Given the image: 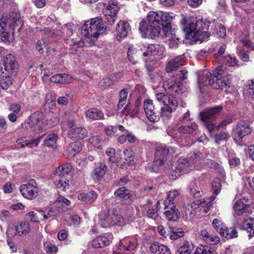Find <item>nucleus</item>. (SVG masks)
Wrapping results in <instances>:
<instances>
[{"instance_id":"22","label":"nucleus","mask_w":254,"mask_h":254,"mask_svg":"<svg viewBox=\"0 0 254 254\" xmlns=\"http://www.w3.org/2000/svg\"><path fill=\"white\" fill-rule=\"evenodd\" d=\"M185 64L184 55H180L170 60L166 66L167 72H171L177 70L179 68Z\"/></svg>"},{"instance_id":"63","label":"nucleus","mask_w":254,"mask_h":254,"mask_svg":"<svg viewBox=\"0 0 254 254\" xmlns=\"http://www.w3.org/2000/svg\"><path fill=\"white\" fill-rule=\"evenodd\" d=\"M229 136L228 132L224 131H221L219 134L215 135V141L218 142L221 140H226Z\"/></svg>"},{"instance_id":"32","label":"nucleus","mask_w":254,"mask_h":254,"mask_svg":"<svg viewBox=\"0 0 254 254\" xmlns=\"http://www.w3.org/2000/svg\"><path fill=\"white\" fill-rule=\"evenodd\" d=\"M50 80L56 83L66 84L71 82L73 77L67 74H57L52 76Z\"/></svg>"},{"instance_id":"34","label":"nucleus","mask_w":254,"mask_h":254,"mask_svg":"<svg viewBox=\"0 0 254 254\" xmlns=\"http://www.w3.org/2000/svg\"><path fill=\"white\" fill-rule=\"evenodd\" d=\"M200 235L203 240L208 244L215 245L220 242L219 237L210 235L206 230L201 231Z\"/></svg>"},{"instance_id":"8","label":"nucleus","mask_w":254,"mask_h":254,"mask_svg":"<svg viewBox=\"0 0 254 254\" xmlns=\"http://www.w3.org/2000/svg\"><path fill=\"white\" fill-rule=\"evenodd\" d=\"M21 127L25 130H29L36 133L41 132L45 129L43 113L36 112L31 114L25 122L21 124Z\"/></svg>"},{"instance_id":"29","label":"nucleus","mask_w":254,"mask_h":254,"mask_svg":"<svg viewBox=\"0 0 254 254\" xmlns=\"http://www.w3.org/2000/svg\"><path fill=\"white\" fill-rule=\"evenodd\" d=\"M85 117L92 121L104 119V113L97 108H91L85 112Z\"/></svg>"},{"instance_id":"40","label":"nucleus","mask_w":254,"mask_h":254,"mask_svg":"<svg viewBox=\"0 0 254 254\" xmlns=\"http://www.w3.org/2000/svg\"><path fill=\"white\" fill-rule=\"evenodd\" d=\"M57 135L55 133L47 135L44 141V145L50 147H57Z\"/></svg>"},{"instance_id":"16","label":"nucleus","mask_w":254,"mask_h":254,"mask_svg":"<svg viewBox=\"0 0 254 254\" xmlns=\"http://www.w3.org/2000/svg\"><path fill=\"white\" fill-rule=\"evenodd\" d=\"M252 132V128L249 125L244 121L239 122L233 130V136L236 141H239L246 135Z\"/></svg>"},{"instance_id":"47","label":"nucleus","mask_w":254,"mask_h":254,"mask_svg":"<svg viewBox=\"0 0 254 254\" xmlns=\"http://www.w3.org/2000/svg\"><path fill=\"white\" fill-rule=\"evenodd\" d=\"M139 102H136L135 107L131 111L129 105H127L123 110V114L126 115H129L131 117H134L139 113Z\"/></svg>"},{"instance_id":"51","label":"nucleus","mask_w":254,"mask_h":254,"mask_svg":"<svg viewBox=\"0 0 254 254\" xmlns=\"http://www.w3.org/2000/svg\"><path fill=\"white\" fill-rule=\"evenodd\" d=\"M166 52L165 48L164 46L156 45V48L155 50L154 51L153 54L152 56H156L157 58H156V60H160L163 58L165 56Z\"/></svg>"},{"instance_id":"10","label":"nucleus","mask_w":254,"mask_h":254,"mask_svg":"<svg viewBox=\"0 0 254 254\" xmlns=\"http://www.w3.org/2000/svg\"><path fill=\"white\" fill-rule=\"evenodd\" d=\"M197 125L195 123H192L190 126L181 127L175 128L173 127H168L167 129V134L173 138L176 139L178 143H182V139L186 136L187 133H192L196 130Z\"/></svg>"},{"instance_id":"53","label":"nucleus","mask_w":254,"mask_h":254,"mask_svg":"<svg viewBox=\"0 0 254 254\" xmlns=\"http://www.w3.org/2000/svg\"><path fill=\"white\" fill-rule=\"evenodd\" d=\"M223 63L229 66H238V61L235 57H232L230 55H228L223 58Z\"/></svg>"},{"instance_id":"46","label":"nucleus","mask_w":254,"mask_h":254,"mask_svg":"<svg viewBox=\"0 0 254 254\" xmlns=\"http://www.w3.org/2000/svg\"><path fill=\"white\" fill-rule=\"evenodd\" d=\"M12 75H7V76H0V85L2 89L6 90L12 83V79L11 77Z\"/></svg>"},{"instance_id":"2","label":"nucleus","mask_w":254,"mask_h":254,"mask_svg":"<svg viewBox=\"0 0 254 254\" xmlns=\"http://www.w3.org/2000/svg\"><path fill=\"white\" fill-rule=\"evenodd\" d=\"M181 27L188 38H192L200 43L207 40L209 36L214 34L216 26L214 21L202 18L182 15Z\"/></svg>"},{"instance_id":"57","label":"nucleus","mask_w":254,"mask_h":254,"mask_svg":"<svg viewBox=\"0 0 254 254\" xmlns=\"http://www.w3.org/2000/svg\"><path fill=\"white\" fill-rule=\"evenodd\" d=\"M44 248L48 254H56L57 251V247L50 242H46Z\"/></svg>"},{"instance_id":"6","label":"nucleus","mask_w":254,"mask_h":254,"mask_svg":"<svg viewBox=\"0 0 254 254\" xmlns=\"http://www.w3.org/2000/svg\"><path fill=\"white\" fill-rule=\"evenodd\" d=\"M106 26L101 17H96L86 21L81 28L82 34L87 42L93 45L99 36L105 33Z\"/></svg>"},{"instance_id":"43","label":"nucleus","mask_w":254,"mask_h":254,"mask_svg":"<svg viewBox=\"0 0 254 254\" xmlns=\"http://www.w3.org/2000/svg\"><path fill=\"white\" fill-rule=\"evenodd\" d=\"M117 78V75L111 74L109 76L103 79L99 82V85L103 88H106L116 82Z\"/></svg>"},{"instance_id":"55","label":"nucleus","mask_w":254,"mask_h":254,"mask_svg":"<svg viewBox=\"0 0 254 254\" xmlns=\"http://www.w3.org/2000/svg\"><path fill=\"white\" fill-rule=\"evenodd\" d=\"M157 188L156 184L154 183L153 181L150 180L147 182V185L144 188V190L148 193L151 194L156 191Z\"/></svg>"},{"instance_id":"54","label":"nucleus","mask_w":254,"mask_h":254,"mask_svg":"<svg viewBox=\"0 0 254 254\" xmlns=\"http://www.w3.org/2000/svg\"><path fill=\"white\" fill-rule=\"evenodd\" d=\"M194 254H215L211 248L208 246H201L196 249Z\"/></svg>"},{"instance_id":"44","label":"nucleus","mask_w":254,"mask_h":254,"mask_svg":"<svg viewBox=\"0 0 254 254\" xmlns=\"http://www.w3.org/2000/svg\"><path fill=\"white\" fill-rule=\"evenodd\" d=\"M67 43L71 47V53L74 54L77 48H82L84 45V43L82 40L77 41V39H67Z\"/></svg>"},{"instance_id":"35","label":"nucleus","mask_w":254,"mask_h":254,"mask_svg":"<svg viewBox=\"0 0 254 254\" xmlns=\"http://www.w3.org/2000/svg\"><path fill=\"white\" fill-rule=\"evenodd\" d=\"M190 194L194 197H199L201 196V184L198 180H195L190 184Z\"/></svg>"},{"instance_id":"17","label":"nucleus","mask_w":254,"mask_h":254,"mask_svg":"<svg viewBox=\"0 0 254 254\" xmlns=\"http://www.w3.org/2000/svg\"><path fill=\"white\" fill-rule=\"evenodd\" d=\"M233 209L237 215H241L244 213H250L252 212L250 202L248 199H240L235 201Z\"/></svg>"},{"instance_id":"31","label":"nucleus","mask_w":254,"mask_h":254,"mask_svg":"<svg viewBox=\"0 0 254 254\" xmlns=\"http://www.w3.org/2000/svg\"><path fill=\"white\" fill-rule=\"evenodd\" d=\"M165 161L161 159L160 158L155 157L153 162L149 163L146 167V170L154 172H158L163 168L165 165Z\"/></svg>"},{"instance_id":"48","label":"nucleus","mask_w":254,"mask_h":254,"mask_svg":"<svg viewBox=\"0 0 254 254\" xmlns=\"http://www.w3.org/2000/svg\"><path fill=\"white\" fill-rule=\"evenodd\" d=\"M128 91L127 89H123L119 94V101L117 105L118 109H121L126 104Z\"/></svg>"},{"instance_id":"30","label":"nucleus","mask_w":254,"mask_h":254,"mask_svg":"<svg viewBox=\"0 0 254 254\" xmlns=\"http://www.w3.org/2000/svg\"><path fill=\"white\" fill-rule=\"evenodd\" d=\"M114 194L116 196L124 200H131L134 198V193L133 191L129 190L125 187H121L117 190Z\"/></svg>"},{"instance_id":"14","label":"nucleus","mask_w":254,"mask_h":254,"mask_svg":"<svg viewBox=\"0 0 254 254\" xmlns=\"http://www.w3.org/2000/svg\"><path fill=\"white\" fill-rule=\"evenodd\" d=\"M21 194L28 199L35 198L38 195V185L34 180H30L25 184L20 187Z\"/></svg>"},{"instance_id":"5","label":"nucleus","mask_w":254,"mask_h":254,"mask_svg":"<svg viewBox=\"0 0 254 254\" xmlns=\"http://www.w3.org/2000/svg\"><path fill=\"white\" fill-rule=\"evenodd\" d=\"M223 66H220L213 71L212 74L208 71H206L201 76H198V83L200 88H201L202 86L209 85H212L214 88H220L223 89L225 87L230 88L231 84L229 76L219 77L223 74Z\"/></svg>"},{"instance_id":"45","label":"nucleus","mask_w":254,"mask_h":254,"mask_svg":"<svg viewBox=\"0 0 254 254\" xmlns=\"http://www.w3.org/2000/svg\"><path fill=\"white\" fill-rule=\"evenodd\" d=\"M82 148V145L80 142L75 141L69 144L68 150L73 155H75L81 150Z\"/></svg>"},{"instance_id":"62","label":"nucleus","mask_w":254,"mask_h":254,"mask_svg":"<svg viewBox=\"0 0 254 254\" xmlns=\"http://www.w3.org/2000/svg\"><path fill=\"white\" fill-rule=\"evenodd\" d=\"M58 188L61 190H64L68 189L69 187V181L66 179H61L60 180L58 185Z\"/></svg>"},{"instance_id":"50","label":"nucleus","mask_w":254,"mask_h":254,"mask_svg":"<svg viewBox=\"0 0 254 254\" xmlns=\"http://www.w3.org/2000/svg\"><path fill=\"white\" fill-rule=\"evenodd\" d=\"M223 231L224 234H221V236L227 239H232L238 236L237 230L235 228H227L225 227Z\"/></svg>"},{"instance_id":"3","label":"nucleus","mask_w":254,"mask_h":254,"mask_svg":"<svg viewBox=\"0 0 254 254\" xmlns=\"http://www.w3.org/2000/svg\"><path fill=\"white\" fill-rule=\"evenodd\" d=\"M173 13L161 11L149 12L146 20H142L139 24V31L142 36L146 38L154 39L161 33V23L170 22L175 18Z\"/></svg>"},{"instance_id":"19","label":"nucleus","mask_w":254,"mask_h":254,"mask_svg":"<svg viewBox=\"0 0 254 254\" xmlns=\"http://www.w3.org/2000/svg\"><path fill=\"white\" fill-rule=\"evenodd\" d=\"M144 110L148 119L152 122H157L159 117L156 115L154 111V106L152 100L146 99L144 102Z\"/></svg>"},{"instance_id":"41","label":"nucleus","mask_w":254,"mask_h":254,"mask_svg":"<svg viewBox=\"0 0 254 254\" xmlns=\"http://www.w3.org/2000/svg\"><path fill=\"white\" fill-rule=\"evenodd\" d=\"M160 25L161 33L158 37H170V36L172 35L171 33V25L170 22H167L166 24L161 23Z\"/></svg>"},{"instance_id":"49","label":"nucleus","mask_w":254,"mask_h":254,"mask_svg":"<svg viewBox=\"0 0 254 254\" xmlns=\"http://www.w3.org/2000/svg\"><path fill=\"white\" fill-rule=\"evenodd\" d=\"M168 231L170 233L169 236L171 240H177L184 235V232L182 229H177L174 231L172 228L170 227Z\"/></svg>"},{"instance_id":"20","label":"nucleus","mask_w":254,"mask_h":254,"mask_svg":"<svg viewBox=\"0 0 254 254\" xmlns=\"http://www.w3.org/2000/svg\"><path fill=\"white\" fill-rule=\"evenodd\" d=\"M164 205V214L169 221H176L180 216L179 210L176 208V205L173 203Z\"/></svg>"},{"instance_id":"26","label":"nucleus","mask_w":254,"mask_h":254,"mask_svg":"<svg viewBox=\"0 0 254 254\" xmlns=\"http://www.w3.org/2000/svg\"><path fill=\"white\" fill-rule=\"evenodd\" d=\"M239 228L241 230H246L249 234V238H252L254 236V219L252 217L245 219Z\"/></svg>"},{"instance_id":"11","label":"nucleus","mask_w":254,"mask_h":254,"mask_svg":"<svg viewBox=\"0 0 254 254\" xmlns=\"http://www.w3.org/2000/svg\"><path fill=\"white\" fill-rule=\"evenodd\" d=\"M17 67V63L15 56L8 54L3 57L0 64V76L12 75Z\"/></svg>"},{"instance_id":"28","label":"nucleus","mask_w":254,"mask_h":254,"mask_svg":"<svg viewBox=\"0 0 254 254\" xmlns=\"http://www.w3.org/2000/svg\"><path fill=\"white\" fill-rule=\"evenodd\" d=\"M61 211V209L56 204H54L49 208L45 210H39V214L42 216V220L49 219L52 217L55 216L59 214Z\"/></svg>"},{"instance_id":"52","label":"nucleus","mask_w":254,"mask_h":254,"mask_svg":"<svg viewBox=\"0 0 254 254\" xmlns=\"http://www.w3.org/2000/svg\"><path fill=\"white\" fill-rule=\"evenodd\" d=\"M214 228L219 233L220 235L224 234V230L226 227L223 222L218 219H214L212 221Z\"/></svg>"},{"instance_id":"60","label":"nucleus","mask_w":254,"mask_h":254,"mask_svg":"<svg viewBox=\"0 0 254 254\" xmlns=\"http://www.w3.org/2000/svg\"><path fill=\"white\" fill-rule=\"evenodd\" d=\"M136 51V49L133 46L129 47L127 52L128 58L129 61L132 64H134L137 62V55L132 56V52Z\"/></svg>"},{"instance_id":"4","label":"nucleus","mask_w":254,"mask_h":254,"mask_svg":"<svg viewBox=\"0 0 254 254\" xmlns=\"http://www.w3.org/2000/svg\"><path fill=\"white\" fill-rule=\"evenodd\" d=\"M22 25L19 13L13 12L8 14H3L0 18V36L2 40L7 41L9 34L13 35L16 30L19 32Z\"/></svg>"},{"instance_id":"7","label":"nucleus","mask_w":254,"mask_h":254,"mask_svg":"<svg viewBox=\"0 0 254 254\" xmlns=\"http://www.w3.org/2000/svg\"><path fill=\"white\" fill-rule=\"evenodd\" d=\"M223 109L221 106L208 109L200 113V117L204 126L210 132L214 129H218L219 127H223L232 122L231 118H228L222 121L218 126L215 125L211 121L219 115Z\"/></svg>"},{"instance_id":"37","label":"nucleus","mask_w":254,"mask_h":254,"mask_svg":"<svg viewBox=\"0 0 254 254\" xmlns=\"http://www.w3.org/2000/svg\"><path fill=\"white\" fill-rule=\"evenodd\" d=\"M108 169L107 165L101 163L99 167L95 168L92 173V176L94 180H98L102 178Z\"/></svg>"},{"instance_id":"64","label":"nucleus","mask_w":254,"mask_h":254,"mask_svg":"<svg viewBox=\"0 0 254 254\" xmlns=\"http://www.w3.org/2000/svg\"><path fill=\"white\" fill-rule=\"evenodd\" d=\"M97 197V193L93 190L86 193V202L91 203L94 202Z\"/></svg>"},{"instance_id":"18","label":"nucleus","mask_w":254,"mask_h":254,"mask_svg":"<svg viewBox=\"0 0 254 254\" xmlns=\"http://www.w3.org/2000/svg\"><path fill=\"white\" fill-rule=\"evenodd\" d=\"M206 157V153L200 151L191 152L189 154L190 161L196 170H200L203 167L204 160Z\"/></svg>"},{"instance_id":"25","label":"nucleus","mask_w":254,"mask_h":254,"mask_svg":"<svg viewBox=\"0 0 254 254\" xmlns=\"http://www.w3.org/2000/svg\"><path fill=\"white\" fill-rule=\"evenodd\" d=\"M112 238L111 234L97 237L93 240L92 246L94 248H99L108 246L110 244Z\"/></svg>"},{"instance_id":"58","label":"nucleus","mask_w":254,"mask_h":254,"mask_svg":"<svg viewBox=\"0 0 254 254\" xmlns=\"http://www.w3.org/2000/svg\"><path fill=\"white\" fill-rule=\"evenodd\" d=\"M30 217V221L33 222H39L40 220H42V216L39 214V210L38 211V213H36L34 211L29 212L28 214Z\"/></svg>"},{"instance_id":"42","label":"nucleus","mask_w":254,"mask_h":254,"mask_svg":"<svg viewBox=\"0 0 254 254\" xmlns=\"http://www.w3.org/2000/svg\"><path fill=\"white\" fill-rule=\"evenodd\" d=\"M163 74L165 73L160 70H156L149 72V75L152 81L158 83L163 80Z\"/></svg>"},{"instance_id":"12","label":"nucleus","mask_w":254,"mask_h":254,"mask_svg":"<svg viewBox=\"0 0 254 254\" xmlns=\"http://www.w3.org/2000/svg\"><path fill=\"white\" fill-rule=\"evenodd\" d=\"M31 230L29 222L21 221L14 224L13 225L9 226L6 235L8 238H13L17 235L19 236H26Z\"/></svg>"},{"instance_id":"61","label":"nucleus","mask_w":254,"mask_h":254,"mask_svg":"<svg viewBox=\"0 0 254 254\" xmlns=\"http://www.w3.org/2000/svg\"><path fill=\"white\" fill-rule=\"evenodd\" d=\"M88 141L94 146L98 148H100L101 147L102 139L99 136H94L90 137L88 139Z\"/></svg>"},{"instance_id":"56","label":"nucleus","mask_w":254,"mask_h":254,"mask_svg":"<svg viewBox=\"0 0 254 254\" xmlns=\"http://www.w3.org/2000/svg\"><path fill=\"white\" fill-rule=\"evenodd\" d=\"M181 41L179 37H177L176 35H171L169 39L168 44L170 48H176Z\"/></svg>"},{"instance_id":"21","label":"nucleus","mask_w":254,"mask_h":254,"mask_svg":"<svg viewBox=\"0 0 254 254\" xmlns=\"http://www.w3.org/2000/svg\"><path fill=\"white\" fill-rule=\"evenodd\" d=\"M130 30L129 23L127 22L120 20L117 25L115 31L117 39L120 41L125 38L127 36Z\"/></svg>"},{"instance_id":"59","label":"nucleus","mask_w":254,"mask_h":254,"mask_svg":"<svg viewBox=\"0 0 254 254\" xmlns=\"http://www.w3.org/2000/svg\"><path fill=\"white\" fill-rule=\"evenodd\" d=\"M237 53L240 58L244 62H248L249 60V55L240 47L237 48Z\"/></svg>"},{"instance_id":"9","label":"nucleus","mask_w":254,"mask_h":254,"mask_svg":"<svg viewBox=\"0 0 254 254\" xmlns=\"http://www.w3.org/2000/svg\"><path fill=\"white\" fill-rule=\"evenodd\" d=\"M100 224L104 228H108L114 225L123 226L126 223L123 217L113 210L101 215Z\"/></svg>"},{"instance_id":"13","label":"nucleus","mask_w":254,"mask_h":254,"mask_svg":"<svg viewBox=\"0 0 254 254\" xmlns=\"http://www.w3.org/2000/svg\"><path fill=\"white\" fill-rule=\"evenodd\" d=\"M190 162L187 159L180 158L172 167V171L170 172L171 179H177L182 174L188 172L190 170Z\"/></svg>"},{"instance_id":"23","label":"nucleus","mask_w":254,"mask_h":254,"mask_svg":"<svg viewBox=\"0 0 254 254\" xmlns=\"http://www.w3.org/2000/svg\"><path fill=\"white\" fill-rule=\"evenodd\" d=\"M136 246V242L134 239H126L120 241L119 251H114L113 254H121V251L122 250L131 252L135 249Z\"/></svg>"},{"instance_id":"33","label":"nucleus","mask_w":254,"mask_h":254,"mask_svg":"<svg viewBox=\"0 0 254 254\" xmlns=\"http://www.w3.org/2000/svg\"><path fill=\"white\" fill-rule=\"evenodd\" d=\"M180 191L177 190H170L167 194V198L163 201V204L173 203L176 205L180 197Z\"/></svg>"},{"instance_id":"36","label":"nucleus","mask_w":254,"mask_h":254,"mask_svg":"<svg viewBox=\"0 0 254 254\" xmlns=\"http://www.w3.org/2000/svg\"><path fill=\"white\" fill-rule=\"evenodd\" d=\"M169 152V149L166 148V146L159 145L156 147L155 156L156 157L160 158L166 161Z\"/></svg>"},{"instance_id":"27","label":"nucleus","mask_w":254,"mask_h":254,"mask_svg":"<svg viewBox=\"0 0 254 254\" xmlns=\"http://www.w3.org/2000/svg\"><path fill=\"white\" fill-rule=\"evenodd\" d=\"M72 170V166L70 163H65L58 167L54 172V174L62 177V179H66Z\"/></svg>"},{"instance_id":"24","label":"nucleus","mask_w":254,"mask_h":254,"mask_svg":"<svg viewBox=\"0 0 254 254\" xmlns=\"http://www.w3.org/2000/svg\"><path fill=\"white\" fill-rule=\"evenodd\" d=\"M87 130L82 127L71 128L67 134L68 136L72 139H82L87 137Z\"/></svg>"},{"instance_id":"38","label":"nucleus","mask_w":254,"mask_h":254,"mask_svg":"<svg viewBox=\"0 0 254 254\" xmlns=\"http://www.w3.org/2000/svg\"><path fill=\"white\" fill-rule=\"evenodd\" d=\"M156 48V45L149 44L147 43H142L140 45V50L143 52L144 56H152Z\"/></svg>"},{"instance_id":"1","label":"nucleus","mask_w":254,"mask_h":254,"mask_svg":"<svg viewBox=\"0 0 254 254\" xmlns=\"http://www.w3.org/2000/svg\"><path fill=\"white\" fill-rule=\"evenodd\" d=\"M163 87L168 92L167 94L158 93L155 94V96L158 101L163 103L164 106L160 110V116L165 120L177 109L178 102L175 96L183 93L186 88L180 81L174 77L166 80L163 83Z\"/></svg>"},{"instance_id":"39","label":"nucleus","mask_w":254,"mask_h":254,"mask_svg":"<svg viewBox=\"0 0 254 254\" xmlns=\"http://www.w3.org/2000/svg\"><path fill=\"white\" fill-rule=\"evenodd\" d=\"M192 249V245L189 242L185 241L178 249L176 254H190Z\"/></svg>"},{"instance_id":"15","label":"nucleus","mask_w":254,"mask_h":254,"mask_svg":"<svg viewBox=\"0 0 254 254\" xmlns=\"http://www.w3.org/2000/svg\"><path fill=\"white\" fill-rule=\"evenodd\" d=\"M104 12L108 22L114 23L117 20V15L119 10L117 0H109L108 4H104Z\"/></svg>"}]
</instances>
